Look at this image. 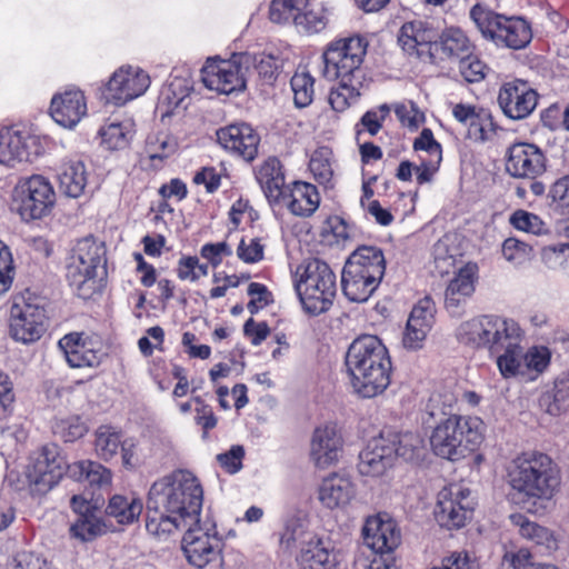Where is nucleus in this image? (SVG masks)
<instances>
[{
    "label": "nucleus",
    "instance_id": "1",
    "mask_svg": "<svg viewBox=\"0 0 569 569\" xmlns=\"http://www.w3.org/2000/svg\"><path fill=\"white\" fill-rule=\"evenodd\" d=\"M203 502L199 479L189 470L176 469L156 480L147 498V531L158 538L167 537L186 525L198 522Z\"/></svg>",
    "mask_w": 569,
    "mask_h": 569
},
{
    "label": "nucleus",
    "instance_id": "2",
    "mask_svg": "<svg viewBox=\"0 0 569 569\" xmlns=\"http://www.w3.org/2000/svg\"><path fill=\"white\" fill-rule=\"evenodd\" d=\"M353 391L370 399L385 392L391 382L392 361L387 347L373 335H362L349 346L345 359Z\"/></svg>",
    "mask_w": 569,
    "mask_h": 569
},
{
    "label": "nucleus",
    "instance_id": "3",
    "mask_svg": "<svg viewBox=\"0 0 569 569\" xmlns=\"http://www.w3.org/2000/svg\"><path fill=\"white\" fill-rule=\"evenodd\" d=\"M507 482L520 502L550 500L559 491L561 472L549 455L529 450L511 460L507 469Z\"/></svg>",
    "mask_w": 569,
    "mask_h": 569
},
{
    "label": "nucleus",
    "instance_id": "4",
    "mask_svg": "<svg viewBox=\"0 0 569 569\" xmlns=\"http://www.w3.org/2000/svg\"><path fill=\"white\" fill-rule=\"evenodd\" d=\"M428 441L436 457L459 461L477 451L482 443V421L478 417L443 413L430 427Z\"/></svg>",
    "mask_w": 569,
    "mask_h": 569
},
{
    "label": "nucleus",
    "instance_id": "5",
    "mask_svg": "<svg viewBox=\"0 0 569 569\" xmlns=\"http://www.w3.org/2000/svg\"><path fill=\"white\" fill-rule=\"evenodd\" d=\"M383 250L377 246H359L345 262L342 292L349 301L365 302L379 288L386 273Z\"/></svg>",
    "mask_w": 569,
    "mask_h": 569
},
{
    "label": "nucleus",
    "instance_id": "6",
    "mask_svg": "<svg viewBox=\"0 0 569 569\" xmlns=\"http://www.w3.org/2000/svg\"><path fill=\"white\" fill-rule=\"evenodd\" d=\"M293 283L307 313L319 316L332 307L337 295V277L325 260L303 259L296 268Z\"/></svg>",
    "mask_w": 569,
    "mask_h": 569
},
{
    "label": "nucleus",
    "instance_id": "7",
    "mask_svg": "<svg viewBox=\"0 0 569 569\" xmlns=\"http://www.w3.org/2000/svg\"><path fill=\"white\" fill-rule=\"evenodd\" d=\"M469 18L482 38L498 47L521 50L532 40L531 24L522 17L506 16L478 2L471 7Z\"/></svg>",
    "mask_w": 569,
    "mask_h": 569
},
{
    "label": "nucleus",
    "instance_id": "8",
    "mask_svg": "<svg viewBox=\"0 0 569 569\" xmlns=\"http://www.w3.org/2000/svg\"><path fill=\"white\" fill-rule=\"evenodd\" d=\"M369 48L367 37L360 33L341 36L329 41L322 52V76L367 78L363 69Z\"/></svg>",
    "mask_w": 569,
    "mask_h": 569
},
{
    "label": "nucleus",
    "instance_id": "9",
    "mask_svg": "<svg viewBox=\"0 0 569 569\" xmlns=\"http://www.w3.org/2000/svg\"><path fill=\"white\" fill-rule=\"evenodd\" d=\"M107 249L93 236L78 240L67 264L66 278L81 298H89L96 290L98 269L104 270Z\"/></svg>",
    "mask_w": 569,
    "mask_h": 569
},
{
    "label": "nucleus",
    "instance_id": "10",
    "mask_svg": "<svg viewBox=\"0 0 569 569\" xmlns=\"http://www.w3.org/2000/svg\"><path fill=\"white\" fill-rule=\"evenodd\" d=\"M54 203V189L50 180L42 174L19 179L12 190V206L26 222L49 216Z\"/></svg>",
    "mask_w": 569,
    "mask_h": 569
},
{
    "label": "nucleus",
    "instance_id": "11",
    "mask_svg": "<svg viewBox=\"0 0 569 569\" xmlns=\"http://www.w3.org/2000/svg\"><path fill=\"white\" fill-rule=\"evenodd\" d=\"M67 462L54 443L43 445L30 456L26 476L30 488L37 493L51 490L62 478Z\"/></svg>",
    "mask_w": 569,
    "mask_h": 569
},
{
    "label": "nucleus",
    "instance_id": "12",
    "mask_svg": "<svg viewBox=\"0 0 569 569\" xmlns=\"http://www.w3.org/2000/svg\"><path fill=\"white\" fill-rule=\"evenodd\" d=\"M473 509L470 489L450 483L438 493L435 517L441 527L459 529L472 517Z\"/></svg>",
    "mask_w": 569,
    "mask_h": 569
},
{
    "label": "nucleus",
    "instance_id": "13",
    "mask_svg": "<svg viewBox=\"0 0 569 569\" xmlns=\"http://www.w3.org/2000/svg\"><path fill=\"white\" fill-rule=\"evenodd\" d=\"M438 30L431 21L415 18L402 23L397 33V43L409 58L435 63V41Z\"/></svg>",
    "mask_w": 569,
    "mask_h": 569
},
{
    "label": "nucleus",
    "instance_id": "14",
    "mask_svg": "<svg viewBox=\"0 0 569 569\" xmlns=\"http://www.w3.org/2000/svg\"><path fill=\"white\" fill-rule=\"evenodd\" d=\"M58 348L68 366L77 369L97 368L104 356L102 340L94 332H68L59 339Z\"/></svg>",
    "mask_w": 569,
    "mask_h": 569
},
{
    "label": "nucleus",
    "instance_id": "15",
    "mask_svg": "<svg viewBox=\"0 0 569 569\" xmlns=\"http://www.w3.org/2000/svg\"><path fill=\"white\" fill-rule=\"evenodd\" d=\"M44 307L20 299L10 308L9 336L17 342L31 345L42 338L47 331Z\"/></svg>",
    "mask_w": 569,
    "mask_h": 569
},
{
    "label": "nucleus",
    "instance_id": "16",
    "mask_svg": "<svg viewBox=\"0 0 569 569\" xmlns=\"http://www.w3.org/2000/svg\"><path fill=\"white\" fill-rule=\"evenodd\" d=\"M150 86L149 74L140 68L122 66L117 69L102 89L108 103L123 106L146 92Z\"/></svg>",
    "mask_w": 569,
    "mask_h": 569
},
{
    "label": "nucleus",
    "instance_id": "17",
    "mask_svg": "<svg viewBox=\"0 0 569 569\" xmlns=\"http://www.w3.org/2000/svg\"><path fill=\"white\" fill-rule=\"evenodd\" d=\"M506 172L513 178L535 180L547 170V157L535 143L518 141L506 151Z\"/></svg>",
    "mask_w": 569,
    "mask_h": 569
},
{
    "label": "nucleus",
    "instance_id": "18",
    "mask_svg": "<svg viewBox=\"0 0 569 569\" xmlns=\"http://www.w3.org/2000/svg\"><path fill=\"white\" fill-rule=\"evenodd\" d=\"M539 94L528 81L513 79L503 82L498 92V103L503 114L512 120L530 116L538 104Z\"/></svg>",
    "mask_w": 569,
    "mask_h": 569
},
{
    "label": "nucleus",
    "instance_id": "19",
    "mask_svg": "<svg viewBox=\"0 0 569 569\" xmlns=\"http://www.w3.org/2000/svg\"><path fill=\"white\" fill-rule=\"evenodd\" d=\"M206 88L221 94H230L246 88L241 66L234 61L209 58L201 69Z\"/></svg>",
    "mask_w": 569,
    "mask_h": 569
},
{
    "label": "nucleus",
    "instance_id": "20",
    "mask_svg": "<svg viewBox=\"0 0 569 569\" xmlns=\"http://www.w3.org/2000/svg\"><path fill=\"white\" fill-rule=\"evenodd\" d=\"M39 156L36 137L18 126L0 129V163L13 168L17 163L31 162Z\"/></svg>",
    "mask_w": 569,
    "mask_h": 569
},
{
    "label": "nucleus",
    "instance_id": "21",
    "mask_svg": "<svg viewBox=\"0 0 569 569\" xmlns=\"http://www.w3.org/2000/svg\"><path fill=\"white\" fill-rule=\"evenodd\" d=\"M221 546L217 533L211 535L200 527L189 528L182 537V550L188 562L200 569L220 557Z\"/></svg>",
    "mask_w": 569,
    "mask_h": 569
},
{
    "label": "nucleus",
    "instance_id": "22",
    "mask_svg": "<svg viewBox=\"0 0 569 569\" xmlns=\"http://www.w3.org/2000/svg\"><path fill=\"white\" fill-rule=\"evenodd\" d=\"M453 118L467 130V138L476 142L491 140L498 130L489 109L473 104L457 103L452 107Z\"/></svg>",
    "mask_w": 569,
    "mask_h": 569
},
{
    "label": "nucleus",
    "instance_id": "23",
    "mask_svg": "<svg viewBox=\"0 0 569 569\" xmlns=\"http://www.w3.org/2000/svg\"><path fill=\"white\" fill-rule=\"evenodd\" d=\"M362 536L366 546L381 555L393 553L401 542V532L397 522L391 518L385 519L381 515L367 518Z\"/></svg>",
    "mask_w": 569,
    "mask_h": 569
},
{
    "label": "nucleus",
    "instance_id": "24",
    "mask_svg": "<svg viewBox=\"0 0 569 569\" xmlns=\"http://www.w3.org/2000/svg\"><path fill=\"white\" fill-rule=\"evenodd\" d=\"M220 146L232 154L246 161H252L258 156L260 136L249 124H229L217 131Z\"/></svg>",
    "mask_w": 569,
    "mask_h": 569
},
{
    "label": "nucleus",
    "instance_id": "25",
    "mask_svg": "<svg viewBox=\"0 0 569 569\" xmlns=\"http://www.w3.org/2000/svg\"><path fill=\"white\" fill-rule=\"evenodd\" d=\"M343 439L332 425L317 427L310 441V460L318 469H326L339 460Z\"/></svg>",
    "mask_w": 569,
    "mask_h": 569
},
{
    "label": "nucleus",
    "instance_id": "26",
    "mask_svg": "<svg viewBox=\"0 0 569 569\" xmlns=\"http://www.w3.org/2000/svg\"><path fill=\"white\" fill-rule=\"evenodd\" d=\"M392 442L386 435L372 438L359 455L358 469L362 476L380 477L395 461Z\"/></svg>",
    "mask_w": 569,
    "mask_h": 569
},
{
    "label": "nucleus",
    "instance_id": "27",
    "mask_svg": "<svg viewBox=\"0 0 569 569\" xmlns=\"http://www.w3.org/2000/svg\"><path fill=\"white\" fill-rule=\"evenodd\" d=\"M50 113L53 120L64 128H73L87 114V99L83 91L68 89L54 94Z\"/></svg>",
    "mask_w": 569,
    "mask_h": 569
},
{
    "label": "nucleus",
    "instance_id": "28",
    "mask_svg": "<svg viewBox=\"0 0 569 569\" xmlns=\"http://www.w3.org/2000/svg\"><path fill=\"white\" fill-rule=\"evenodd\" d=\"M357 489L351 478L338 472L325 477L318 488V499L330 510L342 509L356 498Z\"/></svg>",
    "mask_w": 569,
    "mask_h": 569
},
{
    "label": "nucleus",
    "instance_id": "29",
    "mask_svg": "<svg viewBox=\"0 0 569 569\" xmlns=\"http://www.w3.org/2000/svg\"><path fill=\"white\" fill-rule=\"evenodd\" d=\"M478 279L479 268L476 262H467L462 266L446 288V308L451 312H457L473 295Z\"/></svg>",
    "mask_w": 569,
    "mask_h": 569
},
{
    "label": "nucleus",
    "instance_id": "30",
    "mask_svg": "<svg viewBox=\"0 0 569 569\" xmlns=\"http://www.w3.org/2000/svg\"><path fill=\"white\" fill-rule=\"evenodd\" d=\"M489 351L499 353L505 348L517 347L521 343L525 331L512 318L498 315H489Z\"/></svg>",
    "mask_w": 569,
    "mask_h": 569
},
{
    "label": "nucleus",
    "instance_id": "31",
    "mask_svg": "<svg viewBox=\"0 0 569 569\" xmlns=\"http://www.w3.org/2000/svg\"><path fill=\"white\" fill-rule=\"evenodd\" d=\"M320 201L321 197L315 184L295 179L283 209L292 216L309 218L318 210Z\"/></svg>",
    "mask_w": 569,
    "mask_h": 569
},
{
    "label": "nucleus",
    "instance_id": "32",
    "mask_svg": "<svg viewBox=\"0 0 569 569\" xmlns=\"http://www.w3.org/2000/svg\"><path fill=\"white\" fill-rule=\"evenodd\" d=\"M300 569H337L339 565L335 548L320 538L307 541L297 556Z\"/></svg>",
    "mask_w": 569,
    "mask_h": 569
},
{
    "label": "nucleus",
    "instance_id": "33",
    "mask_svg": "<svg viewBox=\"0 0 569 569\" xmlns=\"http://www.w3.org/2000/svg\"><path fill=\"white\" fill-rule=\"evenodd\" d=\"M435 50H439L443 59L458 61L476 50L469 36L459 27L445 28L435 41Z\"/></svg>",
    "mask_w": 569,
    "mask_h": 569
},
{
    "label": "nucleus",
    "instance_id": "34",
    "mask_svg": "<svg viewBox=\"0 0 569 569\" xmlns=\"http://www.w3.org/2000/svg\"><path fill=\"white\" fill-rule=\"evenodd\" d=\"M510 520L518 527L519 535L523 539L531 541L542 555L550 553L558 548V540L550 529L529 520L522 513L511 515Z\"/></svg>",
    "mask_w": 569,
    "mask_h": 569
},
{
    "label": "nucleus",
    "instance_id": "35",
    "mask_svg": "<svg viewBox=\"0 0 569 569\" xmlns=\"http://www.w3.org/2000/svg\"><path fill=\"white\" fill-rule=\"evenodd\" d=\"M329 80H338L336 87H332L328 101L331 108L337 112H343L356 103L361 96V90L366 86L367 78L332 77Z\"/></svg>",
    "mask_w": 569,
    "mask_h": 569
},
{
    "label": "nucleus",
    "instance_id": "36",
    "mask_svg": "<svg viewBox=\"0 0 569 569\" xmlns=\"http://www.w3.org/2000/svg\"><path fill=\"white\" fill-rule=\"evenodd\" d=\"M88 176L83 161L78 159L64 161L58 174L61 191L68 197L79 198L84 193Z\"/></svg>",
    "mask_w": 569,
    "mask_h": 569
},
{
    "label": "nucleus",
    "instance_id": "37",
    "mask_svg": "<svg viewBox=\"0 0 569 569\" xmlns=\"http://www.w3.org/2000/svg\"><path fill=\"white\" fill-rule=\"evenodd\" d=\"M126 437L121 428L112 425H100L94 430L93 448L97 457L110 462L119 457V449Z\"/></svg>",
    "mask_w": 569,
    "mask_h": 569
},
{
    "label": "nucleus",
    "instance_id": "38",
    "mask_svg": "<svg viewBox=\"0 0 569 569\" xmlns=\"http://www.w3.org/2000/svg\"><path fill=\"white\" fill-rule=\"evenodd\" d=\"M100 144L110 151L129 147L134 136V124L130 120L108 121L98 131Z\"/></svg>",
    "mask_w": 569,
    "mask_h": 569
},
{
    "label": "nucleus",
    "instance_id": "39",
    "mask_svg": "<svg viewBox=\"0 0 569 569\" xmlns=\"http://www.w3.org/2000/svg\"><path fill=\"white\" fill-rule=\"evenodd\" d=\"M489 315L472 318L462 322L457 331V339L460 343L473 349L489 350Z\"/></svg>",
    "mask_w": 569,
    "mask_h": 569
},
{
    "label": "nucleus",
    "instance_id": "40",
    "mask_svg": "<svg viewBox=\"0 0 569 569\" xmlns=\"http://www.w3.org/2000/svg\"><path fill=\"white\" fill-rule=\"evenodd\" d=\"M191 87L188 79L172 77L160 90L158 97V109L163 116H170L189 97Z\"/></svg>",
    "mask_w": 569,
    "mask_h": 569
},
{
    "label": "nucleus",
    "instance_id": "41",
    "mask_svg": "<svg viewBox=\"0 0 569 569\" xmlns=\"http://www.w3.org/2000/svg\"><path fill=\"white\" fill-rule=\"evenodd\" d=\"M143 509L140 498L133 496L113 495L106 507V515L118 523L130 525L138 520Z\"/></svg>",
    "mask_w": 569,
    "mask_h": 569
},
{
    "label": "nucleus",
    "instance_id": "42",
    "mask_svg": "<svg viewBox=\"0 0 569 569\" xmlns=\"http://www.w3.org/2000/svg\"><path fill=\"white\" fill-rule=\"evenodd\" d=\"M68 472L77 481L102 487L111 482V471L98 461L80 460L68 467Z\"/></svg>",
    "mask_w": 569,
    "mask_h": 569
},
{
    "label": "nucleus",
    "instance_id": "43",
    "mask_svg": "<svg viewBox=\"0 0 569 569\" xmlns=\"http://www.w3.org/2000/svg\"><path fill=\"white\" fill-rule=\"evenodd\" d=\"M287 178L286 168L279 158L270 156L256 170V179L263 194L278 190V186Z\"/></svg>",
    "mask_w": 569,
    "mask_h": 569
},
{
    "label": "nucleus",
    "instance_id": "44",
    "mask_svg": "<svg viewBox=\"0 0 569 569\" xmlns=\"http://www.w3.org/2000/svg\"><path fill=\"white\" fill-rule=\"evenodd\" d=\"M540 407L551 416H559L569 408V379H557L551 390L539 399Z\"/></svg>",
    "mask_w": 569,
    "mask_h": 569
},
{
    "label": "nucleus",
    "instance_id": "45",
    "mask_svg": "<svg viewBox=\"0 0 569 569\" xmlns=\"http://www.w3.org/2000/svg\"><path fill=\"white\" fill-rule=\"evenodd\" d=\"M551 352L546 346H532L523 352V377L536 380L549 367Z\"/></svg>",
    "mask_w": 569,
    "mask_h": 569
},
{
    "label": "nucleus",
    "instance_id": "46",
    "mask_svg": "<svg viewBox=\"0 0 569 569\" xmlns=\"http://www.w3.org/2000/svg\"><path fill=\"white\" fill-rule=\"evenodd\" d=\"M328 23V10L319 0H308L297 18V26L303 27L308 32H319Z\"/></svg>",
    "mask_w": 569,
    "mask_h": 569
},
{
    "label": "nucleus",
    "instance_id": "47",
    "mask_svg": "<svg viewBox=\"0 0 569 569\" xmlns=\"http://www.w3.org/2000/svg\"><path fill=\"white\" fill-rule=\"evenodd\" d=\"M332 149L327 146H320L312 152L309 160V170L316 181L321 184H327L332 180Z\"/></svg>",
    "mask_w": 569,
    "mask_h": 569
},
{
    "label": "nucleus",
    "instance_id": "48",
    "mask_svg": "<svg viewBox=\"0 0 569 569\" xmlns=\"http://www.w3.org/2000/svg\"><path fill=\"white\" fill-rule=\"evenodd\" d=\"M70 536L81 542H90L106 533V525L97 515L77 518L69 529Z\"/></svg>",
    "mask_w": 569,
    "mask_h": 569
},
{
    "label": "nucleus",
    "instance_id": "49",
    "mask_svg": "<svg viewBox=\"0 0 569 569\" xmlns=\"http://www.w3.org/2000/svg\"><path fill=\"white\" fill-rule=\"evenodd\" d=\"M293 102L298 108L311 104L315 97V78L306 70H297L290 80Z\"/></svg>",
    "mask_w": 569,
    "mask_h": 569
},
{
    "label": "nucleus",
    "instance_id": "50",
    "mask_svg": "<svg viewBox=\"0 0 569 569\" xmlns=\"http://www.w3.org/2000/svg\"><path fill=\"white\" fill-rule=\"evenodd\" d=\"M502 351L503 353L497 357V367L500 375L505 379L515 378L517 376L523 377V349L521 343L517 345L515 348H505Z\"/></svg>",
    "mask_w": 569,
    "mask_h": 569
},
{
    "label": "nucleus",
    "instance_id": "51",
    "mask_svg": "<svg viewBox=\"0 0 569 569\" xmlns=\"http://www.w3.org/2000/svg\"><path fill=\"white\" fill-rule=\"evenodd\" d=\"M509 223L517 230L535 236L549 233L547 223L536 213L517 209L510 214Z\"/></svg>",
    "mask_w": 569,
    "mask_h": 569
},
{
    "label": "nucleus",
    "instance_id": "52",
    "mask_svg": "<svg viewBox=\"0 0 569 569\" xmlns=\"http://www.w3.org/2000/svg\"><path fill=\"white\" fill-rule=\"evenodd\" d=\"M321 237L330 246H343L351 237V228L342 217L329 216L323 222Z\"/></svg>",
    "mask_w": 569,
    "mask_h": 569
},
{
    "label": "nucleus",
    "instance_id": "53",
    "mask_svg": "<svg viewBox=\"0 0 569 569\" xmlns=\"http://www.w3.org/2000/svg\"><path fill=\"white\" fill-rule=\"evenodd\" d=\"M386 437L389 438V440L392 442L393 449L396 450L395 459L399 457L405 461H412L419 457V452L421 450L419 446L420 440L416 435L411 432H390L386 435Z\"/></svg>",
    "mask_w": 569,
    "mask_h": 569
},
{
    "label": "nucleus",
    "instance_id": "54",
    "mask_svg": "<svg viewBox=\"0 0 569 569\" xmlns=\"http://www.w3.org/2000/svg\"><path fill=\"white\" fill-rule=\"evenodd\" d=\"M308 0H272L269 8V18L276 23H286L293 20L297 24V18Z\"/></svg>",
    "mask_w": 569,
    "mask_h": 569
},
{
    "label": "nucleus",
    "instance_id": "55",
    "mask_svg": "<svg viewBox=\"0 0 569 569\" xmlns=\"http://www.w3.org/2000/svg\"><path fill=\"white\" fill-rule=\"evenodd\" d=\"M549 206L553 211L569 216V173L555 180L548 191Z\"/></svg>",
    "mask_w": 569,
    "mask_h": 569
},
{
    "label": "nucleus",
    "instance_id": "56",
    "mask_svg": "<svg viewBox=\"0 0 569 569\" xmlns=\"http://www.w3.org/2000/svg\"><path fill=\"white\" fill-rule=\"evenodd\" d=\"M87 431L88 427L79 416L61 419L54 425V432L60 436L64 442H73L82 438Z\"/></svg>",
    "mask_w": 569,
    "mask_h": 569
},
{
    "label": "nucleus",
    "instance_id": "57",
    "mask_svg": "<svg viewBox=\"0 0 569 569\" xmlns=\"http://www.w3.org/2000/svg\"><path fill=\"white\" fill-rule=\"evenodd\" d=\"M191 400L196 405L194 422L202 430V437L206 438L208 433L213 430L218 425V417L213 409L208 405L201 396H192Z\"/></svg>",
    "mask_w": 569,
    "mask_h": 569
},
{
    "label": "nucleus",
    "instance_id": "58",
    "mask_svg": "<svg viewBox=\"0 0 569 569\" xmlns=\"http://www.w3.org/2000/svg\"><path fill=\"white\" fill-rule=\"evenodd\" d=\"M391 108L387 104H380L377 108L367 110L357 127H362V130L370 136H376L381 130L385 120L390 116Z\"/></svg>",
    "mask_w": 569,
    "mask_h": 569
},
{
    "label": "nucleus",
    "instance_id": "59",
    "mask_svg": "<svg viewBox=\"0 0 569 569\" xmlns=\"http://www.w3.org/2000/svg\"><path fill=\"white\" fill-rule=\"evenodd\" d=\"M458 62L459 72L467 82L475 83L485 79L486 64L478 58L475 51L468 53L466 57L458 60Z\"/></svg>",
    "mask_w": 569,
    "mask_h": 569
},
{
    "label": "nucleus",
    "instance_id": "60",
    "mask_svg": "<svg viewBox=\"0 0 569 569\" xmlns=\"http://www.w3.org/2000/svg\"><path fill=\"white\" fill-rule=\"evenodd\" d=\"M532 555L526 548H520L516 552H506L503 562L508 563L512 569H559L552 563L532 562Z\"/></svg>",
    "mask_w": 569,
    "mask_h": 569
},
{
    "label": "nucleus",
    "instance_id": "61",
    "mask_svg": "<svg viewBox=\"0 0 569 569\" xmlns=\"http://www.w3.org/2000/svg\"><path fill=\"white\" fill-rule=\"evenodd\" d=\"M395 114L400 123L410 131H416L425 122V114L413 102L397 103L393 108Z\"/></svg>",
    "mask_w": 569,
    "mask_h": 569
},
{
    "label": "nucleus",
    "instance_id": "62",
    "mask_svg": "<svg viewBox=\"0 0 569 569\" xmlns=\"http://www.w3.org/2000/svg\"><path fill=\"white\" fill-rule=\"evenodd\" d=\"M247 292L250 297V300L247 303V309L251 315L258 313L260 310L273 302L271 291L263 283L251 282L248 286Z\"/></svg>",
    "mask_w": 569,
    "mask_h": 569
},
{
    "label": "nucleus",
    "instance_id": "63",
    "mask_svg": "<svg viewBox=\"0 0 569 569\" xmlns=\"http://www.w3.org/2000/svg\"><path fill=\"white\" fill-rule=\"evenodd\" d=\"M502 256L511 262L522 263L532 256V247L516 238H507L502 243Z\"/></svg>",
    "mask_w": 569,
    "mask_h": 569
},
{
    "label": "nucleus",
    "instance_id": "64",
    "mask_svg": "<svg viewBox=\"0 0 569 569\" xmlns=\"http://www.w3.org/2000/svg\"><path fill=\"white\" fill-rule=\"evenodd\" d=\"M412 148L415 151H426L429 159H438L442 161V146L436 140L430 128H423L420 134L413 140Z\"/></svg>",
    "mask_w": 569,
    "mask_h": 569
}]
</instances>
